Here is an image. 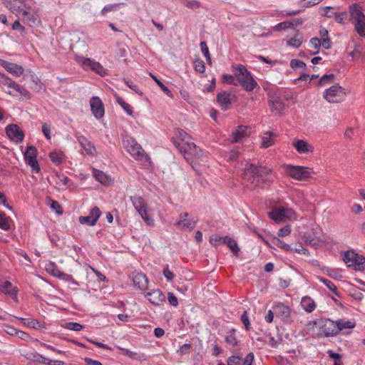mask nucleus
I'll return each instance as SVG.
<instances>
[{
    "label": "nucleus",
    "instance_id": "nucleus-36",
    "mask_svg": "<svg viewBox=\"0 0 365 365\" xmlns=\"http://www.w3.org/2000/svg\"><path fill=\"white\" fill-rule=\"evenodd\" d=\"M284 207H275L272 210L268 212V215L269 218L276 222L277 223H280L283 222L284 220Z\"/></svg>",
    "mask_w": 365,
    "mask_h": 365
},
{
    "label": "nucleus",
    "instance_id": "nucleus-52",
    "mask_svg": "<svg viewBox=\"0 0 365 365\" xmlns=\"http://www.w3.org/2000/svg\"><path fill=\"white\" fill-rule=\"evenodd\" d=\"M153 79L156 82L158 86L162 89V91L169 97H172L173 94L170 90L162 82L160 81L155 76L151 75Z\"/></svg>",
    "mask_w": 365,
    "mask_h": 365
},
{
    "label": "nucleus",
    "instance_id": "nucleus-16",
    "mask_svg": "<svg viewBox=\"0 0 365 365\" xmlns=\"http://www.w3.org/2000/svg\"><path fill=\"white\" fill-rule=\"evenodd\" d=\"M255 354L250 352L245 359L240 355H232L227 359V365H254Z\"/></svg>",
    "mask_w": 365,
    "mask_h": 365
},
{
    "label": "nucleus",
    "instance_id": "nucleus-13",
    "mask_svg": "<svg viewBox=\"0 0 365 365\" xmlns=\"http://www.w3.org/2000/svg\"><path fill=\"white\" fill-rule=\"evenodd\" d=\"M37 152L34 146H29L24 155V158L26 164L31 167V171L35 173H38L40 171L39 164L36 159Z\"/></svg>",
    "mask_w": 365,
    "mask_h": 365
},
{
    "label": "nucleus",
    "instance_id": "nucleus-24",
    "mask_svg": "<svg viewBox=\"0 0 365 365\" xmlns=\"http://www.w3.org/2000/svg\"><path fill=\"white\" fill-rule=\"evenodd\" d=\"M148 300L155 306H160L165 302V297L160 289H154L145 295Z\"/></svg>",
    "mask_w": 365,
    "mask_h": 365
},
{
    "label": "nucleus",
    "instance_id": "nucleus-30",
    "mask_svg": "<svg viewBox=\"0 0 365 365\" xmlns=\"http://www.w3.org/2000/svg\"><path fill=\"white\" fill-rule=\"evenodd\" d=\"M271 111L274 115H280L285 108L284 103L279 98H272L269 101Z\"/></svg>",
    "mask_w": 365,
    "mask_h": 365
},
{
    "label": "nucleus",
    "instance_id": "nucleus-40",
    "mask_svg": "<svg viewBox=\"0 0 365 365\" xmlns=\"http://www.w3.org/2000/svg\"><path fill=\"white\" fill-rule=\"evenodd\" d=\"M303 42V36L300 34H296L292 38L287 41V44L292 48H298Z\"/></svg>",
    "mask_w": 365,
    "mask_h": 365
},
{
    "label": "nucleus",
    "instance_id": "nucleus-9",
    "mask_svg": "<svg viewBox=\"0 0 365 365\" xmlns=\"http://www.w3.org/2000/svg\"><path fill=\"white\" fill-rule=\"evenodd\" d=\"M343 260L349 267L354 270L363 271L365 269V257L352 250L344 252Z\"/></svg>",
    "mask_w": 365,
    "mask_h": 365
},
{
    "label": "nucleus",
    "instance_id": "nucleus-41",
    "mask_svg": "<svg viewBox=\"0 0 365 365\" xmlns=\"http://www.w3.org/2000/svg\"><path fill=\"white\" fill-rule=\"evenodd\" d=\"M236 329H231L225 335V340L226 343L232 346H235L238 344V341L235 336Z\"/></svg>",
    "mask_w": 365,
    "mask_h": 365
},
{
    "label": "nucleus",
    "instance_id": "nucleus-46",
    "mask_svg": "<svg viewBox=\"0 0 365 365\" xmlns=\"http://www.w3.org/2000/svg\"><path fill=\"white\" fill-rule=\"evenodd\" d=\"M224 242L225 237H222L218 234H214L210 237V243L214 247L223 245Z\"/></svg>",
    "mask_w": 365,
    "mask_h": 365
},
{
    "label": "nucleus",
    "instance_id": "nucleus-8",
    "mask_svg": "<svg viewBox=\"0 0 365 365\" xmlns=\"http://www.w3.org/2000/svg\"><path fill=\"white\" fill-rule=\"evenodd\" d=\"M282 168L286 175L297 180L308 179L312 173L311 168L304 166L284 164L282 165Z\"/></svg>",
    "mask_w": 365,
    "mask_h": 365
},
{
    "label": "nucleus",
    "instance_id": "nucleus-33",
    "mask_svg": "<svg viewBox=\"0 0 365 365\" xmlns=\"http://www.w3.org/2000/svg\"><path fill=\"white\" fill-rule=\"evenodd\" d=\"M335 322V329L336 334H338L341 331L346 329H353L356 326V323L354 321L351 320H345V319H339Z\"/></svg>",
    "mask_w": 365,
    "mask_h": 365
},
{
    "label": "nucleus",
    "instance_id": "nucleus-55",
    "mask_svg": "<svg viewBox=\"0 0 365 365\" xmlns=\"http://www.w3.org/2000/svg\"><path fill=\"white\" fill-rule=\"evenodd\" d=\"M334 78V74H325L321 77L319 81V85L322 86L326 85L327 83H331L333 81Z\"/></svg>",
    "mask_w": 365,
    "mask_h": 365
},
{
    "label": "nucleus",
    "instance_id": "nucleus-43",
    "mask_svg": "<svg viewBox=\"0 0 365 365\" xmlns=\"http://www.w3.org/2000/svg\"><path fill=\"white\" fill-rule=\"evenodd\" d=\"M224 244H226L234 254L237 255L238 252H240V248L237 245V242L232 237L229 236H225Z\"/></svg>",
    "mask_w": 365,
    "mask_h": 365
},
{
    "label": "nucleus",
    "instance_id": "nucleus-37",
    "mask_svg": "<svg viewBox=\"0 0 365 365\" xmlns=\"http://www.w3.org/2000/svg\"><path fill=\"white\" fill-rule=\"evenodd\" d=\"M118 348L120 350H123V354L128 356L131 359L138 360V361H144V360H146V359H147L146 355L143 353L134 352L129 349H123L119 346Z\"/></svg>",
    "mask_w": 365,
    "mask_h": 365
},
{
    "label": "nucleus",
    "instance_id": "nucleus-14",
    "mask_svg": "<svg viewBox=\"0 0 365 365\" xmlns=\"http://www.w3.org/2000/svg\"><path fill=\"white\" fill-rule=\"evenodd\" d=\"M197 225L196 220L189 217L188 212H182L179 215L178 220L175 225L181 230H192Z\"/></svg>",
    "mask_w": 365,
    "mask_h": 365
},
{
    "label": "nucleus",
    "instance_id": "nucleus-58",
    "mask_svg": "<svg viewBox=\"0 0 365 365\" xmlns=\"http://www.w3.org/2000/svg\"><path fill=\"white\" fill-rule=\"evenodd\" d=\"M275 245L279 247V248L285 250V251H291L293 250V249L290 247L289 245L285 243L283 240H281L279 238L274 239Z\"/></svg>",
    "mask_w": 365,
    "mask_h": 365
},
{
    "label": "nucleus",
    "instance_id": "nucleus-6",
    "mask_svg": "<svg viewBox=\"0 0 365 365\" xmlns=\"http://www.w3.org/2000/svg\"><path fill=\"white\" fill-rule=\"evenodd\" d=\"M351 24L354 30L360 37L365 39V15L359 4H353L349 6Z\"/></svg>",
    "mask_w": 365,
    "mask_h": 365
},
{
    "label": "nucleus",
    "instance_id": "nucleus-21",
    "mask_svg": "<svg viewBox=\"0 0 365 365\" xmlns=\"http://www.w3.org/2000/svg\"><path fill=\"white\" fill-rule=\"evenodd\" d=\"M235 97V96L232 94L231 92L224 91L217 94V101L222 110H226L229 108L232 103V98Z\"/></svg>",
    "mask_w": 365,
    "mask_h": 365
},
{
    "label": "nucleus",
    "instance_id": "nucleus-28",
    "mask_svg": "<svg viewBox=\"0 0 365 365\" xmlns=\"http://www.w3.org/2000/svg\"><path fill=\"white\" fill-rule=\"evenodd\" d=\"M0 291L6 295H9L14 300L17 301L18 289L16 287H14L10 282L5 281L1 283Z\"/></svg>",
    "mask_w": 365,
    "mask_h": 365
},
{
    "label": "nucleus",
    "instance_id": "nucleus-23",
    "mask_svg": "<svg viewBox=\"0 0 365 365\" xmlns=\"http://www.w3.org/2000/svg\"><path fill=\"white\" fill-rule=\"evenodd\" d=\"M277 134L273 131H264L260 135L261 143L260 147L262 148H267L274 145L276 143Z\"/></svg>",
    "mask_w": 365,
    "mask_h": 365
},
{
    "label": "nucleus",
    "instance_id": "nucleus-62",
    "mask_svg": "<svg viewBox=\"0 0 365 365\" xmlns=\"http://www.w3.org/2000/svg\"><path fill=\"white\" fill-rule=\"evenodd\" d=\"M190 349H191V344H184L178 350V353L180 355L187 354L190 353Z\"/></svg>",
    "mask_w": 365,
    "mask_h": 365
},
{
    "label": "nucleus",
    "instance_id": "nucleus-15",
    "mask_svg": "<svg viewBox=\"0 0 365 365\" xmlns=\"http://www.w3.org/2000/svg\"><path fill=\"white\" fill-rule=\"evenodd\" d=\"M5 131L11 141L18 144L24 140V133L16 124L8 125L5 128Z\"/></svg>",
    "mask_w": 365,
    "mask_h": 365
},
{
    "label": "nucleus",
    "instance_id": "nucleus-3",
    "mask_svg": "<svg viewBox=\"0 0 365 365\" xmlns=\"http://www.w3.org/2000/svg\"><path fill=\"white\" fill-rule=\"evenodd\" d=\"M176 140L175 142L176 147L180 152L184 155L187 162L190 161L188 155H198L196 145L190 141L191 137L184 130L177 129L175 130Z\"/></svg>",
    "mask_w": 365,
    "mask_h": 365
},
{
    "label": "nucleus",
    "instance_id": "nucleus-27",
    "mask_svg": "<svg viewBox=\"0 0 365 365\" xmlns=\"http://www.w3.org/2000/svg\"><path fill=\"white\" fill-rule=\"evenodd\" d=\"M274 310L276 316L280 317L283 321L286 322L290 321L291 309L288 306L282 303H277L274 305Z\"/></svg>",
    "mask_w": 365,
    "mask_h": 365
},
{
    "label": "nucleus",
    "instance_id": "nucleus-39",
    "mask_svg": "<svg viewBox=\"0 0 365 365\" xmlns=\"http://www.w3.org/2000/svg\"><path fill=\"white\" fill-rule=\"evenodd\" d=\"M49 157L53 163L60 165L63 162L64 154L61 150H53L49 153Z\"/></svg>",
    "mask_w": 365,
    "mask_h": 365
},
{
    "label": "nucleus",
    "instance_id": "nucleus-44",
    "mask_svg": "<svg viewBox=\"0 0 365 365\" xmlns=\"http://www.w3.org/2000/svg\"><path fill=\"white\" fill-rule=\"evenodd\" d=\"M11 219L4 213L0 212V229L9 231L11 229Z\"/></svg>",
    "mask_w": 365,
    "mask_h": 365
},
{
    "label": "nucleus",
    "instance_id": "nucleus-1",
    "mask_svg": "<svg viewBox=\"0 0 365 365\" xmlns=\"http://www.w3.org/2000/svg\"><path fill=\"white\" fill-rule=\"evenodd\" d=\"M4 3L9 11L19 18L21 17L28 26H33L39 22L33 0H4Z\"/></svg>",
    "mask_w": 365,
    "mask_h": 365
},
{
    "label": "nucleus",
    "instance_id": "nucleus-7",
    "mask_svg": "<svg viewBox=\"0 0 365 365\" xmlns=\"http://www.w3.org/2000/svg\"><path fill=\"white\" fill-rule=\"evenodd\" d=\"M74 61L85 71L91 70L101 76H105L107 74V71L103 66L93 58L75 54Z\"/></svg>",
    "mask_w": 365,
    "mask_h": 365
},
{
    "label": "nucleus",
    "instance_id": "nucleus-34",
    "mask_svg": "<svg viewBox=\"0 0 365 365\" xmlns=\"http://www.w3.org/2000/svg\"><path fill=\"white\" fill-rule=\"evenodd\" d=\"M300 304L302 309L307 313H312L316 309V303L313 299L309 296L303 297Z\"/></svg>",
    "mask_w": 365,
    "mask_h": 365
},
{
    "label": "nucleus",
    "instance_id": "nucleus-35",
    "mask_svg": "<svg viewBox=\"0 0 365 365\" xmlns=\"http://www.w3.org/2000/svg\"><path fill=\"white\" fill-rule=\"evenodd\" d=\"M4 68L9 73H10L17 77L21 76L24 73V69L21 66L18 65L16 63H11L9 61H6Z\"/></svg>",
    "mask_w": 365,
    "mask_h": 365
},
{
    "label": "nucleus",
    "instance_id": "nucleus-53",
    "mask_svg": "<svg viewBox=\"0 0 365 365\" xmlns=\"http://www.w3.org/2000/svg\"><path fill=\"white\" fill-rule=\"evenodd\" d=\"M290 66L292 68L296 69H304L306 68V63L298 59H292L290 61Z\"/></svg>",
    "mask_w": 365,
    "mask_h": 365
},
{
    "label": "nucleus",
    "instance_id": "nucleus-63",
    "mask_svg": "<svg viewBox=\"0 0 365 365\" xmlns=\"http://www.w3.org/2000/svg\"><path fill=\"white\" fill-rule=\"evenodd\" d=\"M31 81L33 83H34L37 85H39L40 90H42L43 91H46V88H45V86H43V83H41V79L34 73H32L31 74Z\"/></svg>",
    "mask_w": 365,
    "mask_h": 365
},
{
    "label": "nucleus",
    "instance_id": "nucleus-22",
    "mask_svg": "<svg viewBox=\"0 0 365 365\" xmlns=\"http://www.w3.org/2000/svg\"><path fill=\"white\" fill-rule=\"evenodd\" d=\"M8 87L13 89V91H7V93L11 96H16V93H17L25 97L26 99H31V98L30 92L26 88L12 80L8 83Z\"/></svg>",
    "mask_w": 365,
    "mask_h": 365
},
{
    "label": "nucleus",
    "instance_id": "nucleus-38",
    "mask_svg": "<svg viewBox=\"0 0 365 365\" xmlns=\"http://www.w3.org/2000/svg\"><path fill=\"white\" fill-rule=\"evenodd\" d=\"M45 269L47 271V272L57 278H59L62 273V271L53 262H47L45 265Z\"/></svg>",
    "mask_w": 365,
    "mask_h": 365
},
{
    "label": "nucleus",
    "instance_id": "nucleus-50",
    "mask_svg": "<svg viewBox=\"0 0 365 365\" xmlns=\"http://www.w3.org/2000/svg\"><path fill=\"white\" fill-rule=\"evenodd\" d=\"M322 0H301L298 2V5L303 8H309L319 4Z\"/></svg>",
    "mask_w": 365,
    "mask_h": 365
},
{
    "label": "nucleus",
    "instance_id": "nucleus-54",
    "mask_svg": "<svg viewBox=\"0 0 365 365\" xmlns=\"http://www.w3.org/2000/svg\"><path fill=\"white\" fill-rule=\"evenodd\" d=\"M123 81L128 87L135 91L136 93L139 94L140 96L143 95L142 91L138 88V86L135 84L131 80L128 78H124Z\"/></svg>",
    "mask_w": 365,
    "mask_h": 365
},
{
    "label": "nucleus",
    "instance_id": "nucleus-56",
    "mask_svg": "<svg viewBox=\"0 0 365 365\" xmlns=\"http://www.w3.org/2000/svg\"><path fill=\"white\" fill-rule=\"evenodd\" d=\"M292 26H293V24L291 21H283V22L277 24L274 26V31H280L282 30H286Z\"/></svg>",
    "mask_w": 365,
    "mask_h": 365
},
{
    "label": "nucleus",
    "instance_id": "nucleus-29",
    "mask_svg": "<svg viewBox=\"0 0 365 365\" xmlns=\"http://www.w3.org/2000/svg\"><path fill=\"white\" fill-rule=\"evenodd\" d=\"M133 282L135 287L145 290L148 287V280L146 275L142 272L135 273L133 277Z\"/></svg>",
    "mask_w": 365,
    "mask_h": 365
},
{
    "label": "nucleus",
    "instance_id": "nucleus-48",
    "mask_svg": "<svg viewBox=\"0 0 365 365\" xmlns=\"http://www.w3.org/2000/svg\"><path fill=\"white\" fill-rule=\"evenodd\" d=\"M309 46L315 50L311 54L315 55L319 53V48L322 46L321 40L318 38H312L309 41Z\"/></svg>",
    "mask_w": 365,
    "mask_h": 365
},
{
    "label": "nucleus",
    "instance_id": "nucleus-18",
    "mask_svg": "<svg viewBox=\"0 0 365 365\" xmlns=\"http://www.w3.org/2000/svg\"><path fill=\"white\" fill-rule=\"evenodd\" d=\"M101 215V212L98 207H93L88 216H81L78 218V221L82 225H86L88 226L96 225L97 221Z\"/></svg>",
    "mask_w": 365,
    "mask_h": 365
},
{
    "label": "nucleus",
    "instance_id": "nucleus-17",
    "mask_svg": "<svg viewBox=\"0 0 365 365\" xmlns=\"http://www.w3.org/2000/svg\"><path fill=\"white\" fill-rule=\"evenodd\" d=\"M90 106L91 112L96 119L100 120L103 118L105 114L104 106L99 97L93 96L90 99Z\"/></svg>",
    "mask_w": 365,
    "mask_h": 365
},
{
    "label": "nucleus",
    "instance_id": "nucleus-61",
    "mask_svg": "<svg viewBox=\"0 0 365 365\" xmlns=\"http://www.w3.org/2000/svg\"><path fill=\"white\" fill-rule=\"evenodd\" d=\"M241 321L245 327L246 330H250V322L249 319V316L247 312L245 311L241 315Z\"/></svg>",
    "mask_w": 365,
    "mask_h": 365
},
{
    "label": "nucleus",
    "instance_id": "nucleus-2",
    "mask_svg": "<svg viewBox=\"0 0 365 365\" xmlns=\"http://www.w3.org/2000/svg\"><path fill=\"white\" fill-rule=\"evenodd\" d=\"M243 178L252 182L270 185L274 179V175L271 168L256 165L253 163H247L243 172Z\"/></svg>",
    "mask_w": 365,
    "mask_h": 365
},
{
    "label": "nucleus",
    "instance_id": "nucleus-42",
    "mask_svg": "<svg viewBox=\"0 0 365 365\" xmlns=\"http://www.w3.org/2000/svg\"><path fill=\"white\" fill-rule=\"evenodd\" d=\"M317 278L320 282L323 283L329 290H331L334 295H336L339 297H341L336 289V287L334 285V284L333 282H331L330 280H329L326 278H324L322 277H320V276H318Z\"/></svg>",
    "mask_w": 365,
    "mask_h": 365
},
{
    "label": "nucleus",
    "instance_id": "nucleus-20",
    "mask_svg": "<svg viewBox=\"0 0 365 365\" xmlns=\"http://www.w3.org/2000/svg\"><path fill=\"white\" fill-rule=\"evenodd\" d=\"M249 128L245 125H238L235 128L231 134V142L237 143L241 142L244 138L249 135Z\"/></svg>",
    "mask_w": 365,
    "mask_h": 365
},
{
    "label": "nucleus",
    "instance_id": "nucleus-57",
    "mask_svg": "<svg viewBox=\"0 0 365 365\" xmlns=\"http://www.w3.org/2000/svg\"><path fill=\"white\" fill-rule=\"evenodd\" d=\"M120 4L124 5V4H113L106 5L101 11V15H105L108 11L116 10Z\"/></svg>",
    "mask_w": 365,
    "mask_h": 365
},
{
    "label": "nucleus",
    "instance_id": "nucleus-19",
    "mask_svg": "<svg viewBox=\"0 0 365 365\" xmlns=\"http://www.w3.org/2000/svg\"><path fill=\"white\" fill-rule=\"evenodd\" d=\"M76 138L81 148L88 155L96 156L97 155L95 145L86 136L81 134H76Z\"/></svg>",
    "mask_w": 365,
    "mask_h": 365
},
{
    "label": "nucleus",
    "instance_id": "nucleus-31",
    "mask_svg": "<svg viewBox=\"0 0 365 365\" xmlns=\"http://www.w3.org/2000/svg\"><path fill=\"white\" fill-rule=\"evenodd\" d=\"M92 171H93V176L100 183H101L104 185H108L111 182L112 179H111L110 176L108 175V174L103 173V171H101L100 170L96 169V168H93Z\"/></svg>",
    "mask_w": 365,
    "mask_h": 365
},
{
    "label": "nucleus",
    "instance_id": "nucleus-11",
    "mask_svg": "<svg viewBox=\"0 0 365 365\" xmlns=\"http://www.w3.org/2000/svg\"><path fill=\"white\" fill-rule=\"evenodd\" d=\"M346 96L344 89L339 84H334L326 89L323 97L330 103L341 102Z\"/></svg>",
    "mask_w": 365,
    "mask_h": 365
},
{
    "label": "nucleus",
    "instance_id": "nucleus-45",
    "mask_svg": "<svg viewBox=\"0 0 365 365\" xmlns=\"http://www.w3.org/2000/svg\"><path fill=\"white\" fill-rule=\"evenodd\" d=\"M19 319L25 325L33 329H38L41 324L38 321L34 319H26L19 317Z\"/></svg>",
    "mask_w": 365,
    "mask_h": 365
},
{
    "label": "nucleus",
    "instance_id": "nucleus-64",
    "mask_svg": "<svg viewBox=\"0 0 365 365\" xmlns=\"http://www.w3.org/2000/svg\"><path fill=\"white\" fill-rule=\"evenodd\" d=\"M222 82L227 84L236 85L235 82V77L230 74H224L222 76Z\"/></svg>",
    "mask_w": 365,
    "mask_h": 365
},
{
    "label": "nucleus",
    "instance_id": "nucleus-32",
    "mask_svg": "<svg viewBox=\"0 0 365 365\" xmlns=\"http://www.w3.org/2000/svg\"><path fill=\"white\" fill-rule=\"evenodd\" d=\"M130 200L135 209L138 212V214L145 215V211L147 210V205L143 197L139 196H134L131 197Z\"/></svg>",
    "mask_w": 365,
    "mask_h": 365
},
{
    "label": "nucleus",
    "instance_id": "nucleus-25",
    "mask_svg": "<svg viewBox=\"0 0 365 365\" xmlns=\"http://www.w3.org/2000/svg\"><path fill=\"white\" fill-rule=\"evenodd\" d=\"M292 145L299 154L313 153L314 150V148L311 144L304 140L294 139Z\"/></svg>",
    "mask_w": 365,
    "mask_h": 365
},
{
    "label": "nucleus",
    "instance_id": "nucleus-59",
    "mask_svg": "<svg viewBox=\"0 0 365 365\" xmlns=\"http://www.w3.org/2000/svg\"><path fill=\"white\" fill-rule=\"evenodd\" d=\"M58 279H61L65 280L66 282H70V283H71L72 284H74V285H78V282L76 281L73 279L72 275L66 274L63 272H62V273L61 274V277Z\"/></svg>",
    "mask_w": 365,
    "mask_h": 365
},
{
    "label": "nucleus",
    "instance_id": "nucleus-49",
    "mask_svg": "<svg viewBox=\"0 0 365 365\" xmlns=\"http://www.w3.org/2000/svg\"><path fill=\"white\" fill-rule=\"evenodd\" d=\"M63 327L66 329L80 331L83 329V326L77 322H67L64 324Z\"/></svg>",
    "mask_w": 365,
    "mask_h": 365
},
{
    "label": "nucleus",
    "instance_id": "nucleus-47",
    "mask_svg": "<svg viewBox=\"0 0 365 365\" xmlns=\"http://www.w3.org/2000/svg\"><path fill=\"white\" fill-rule=\"evenodd\" d=\"M117 102L128 115H133V107L130 104L127 103L123 98L120 97L117 98Z\"/></svg>",
    "mask_w": 365,
    "mask_h": 365
},
{
    "label": "nucleus",
    "instance_id": "nucleus-10",
    "mask_svg": "<svg viewBox=\"0 0 365 365\" xmlns=\"http://www.w3.org/2000/svg\"><path fill=\"white\" fill-rule=\"evenodd\" d=\"M305 242L315 249L322 247L328 242L319 227L313 228L311 232L305 235Z\"/></svg>",
    "mask_w": 365,
    "mask_h": 365
},
{
    "label": "nucleus",
    "instance_id": "nucleus-51",
    "mask_svg": "<svg viewBox=\"0 0 365 365\" xmlns=\"http://www.w3.org/2000/svg\"><path fill=\"white\" fill-rule=\"evenodd\" d=\"M194 68L195 71L199 73H204L205 71V64L204 61L200 58L195 60Z\"/></svg>",
    "mask_w": 365,
    "mask_h": 365
},
{
    "label": "nucleus",
    "instance_id": "nucleus-26",
    "mask_svg": "<svg viewBox=\"0 0 365 365\" xmlns=\"http://www.w3.org/2000/svg\"><path fill=\"white\" fill-rule=\"evenodd\" d=\"M322 16L328 18H334L335 21L339 24H344L347 19V13L344 12H334V14H328V10H333L334 8L331 6H324L322 9Z\"/></svg>",
    "mask_w": 365,
    "mask_h": 365
},
{
    "label": "nucleus",
    "instance_id": "nucleus-12",
    "mask_svg": "<svg viewBox=\"0 0 365 365\" xmlns=\"http://www.w3.org/2000/svg\"><path fill=\"white\" fill-rule=\"evenodd\" d=\"M315 324L318 329V336L328 337L336 335L334 321L330 319H321L316 322Z\"/></svg>",
    "mask_w": 365,
    "mask_h": 365
},
{
    "label": "nucleus",
    "instance_id": "nucleus-5",
    "mask_svg": "<svg viewBox=\"0 0 365 365\" xmlns=\"http://www.w3.org/2000/svg\"><path fill=\"white\" fill-rule=\"evenodd\" d=\"M123 145L128 153L136 160L151 163V159L135 138L125 135L123 138Z\"/></svg>",
    "mask_w": 365,
    "mask_h": 365
},
{
    "label": "nucleus",
    "instance_id": "nucleus-4",
    "mask_svg": "<svg viewBox=\"0 0 365 365\" xmlns=\"http://www.w3.org/2000/svg\"><path fill=\"white\" fill-rule=\"evenodd\" d=\"M232 68L237 80L247 92H251L258 87L252 73L244 65H233Z\"/></svg>",
    "mask_w": 365,
    "mask_h": 365
},
{
    "label": "nucleus",
    "instance_id": "nucleus-60",
    "mask_svg": "<svg viewBox=\"0 0 365 365\" xmlns=\"http://www.w3.org/2000/svg\"><path fill=\"white\" fill-rule=\"evenodd\" d=\"M163 274L168 282H171L174 279L175 275L173 272L168 268V266L163 269Z\"/></svg>",
    "mask_w": 365,
    "mask_h": 365
}]
</instances>
